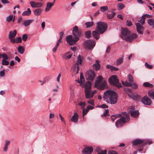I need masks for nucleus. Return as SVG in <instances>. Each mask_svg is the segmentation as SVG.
Masks as SVG:
<instances>
[{"mask_svg": "<svg viewBox=\"0 0 154 154\" xmlns=\"http://www.w3.org/2000/svg\"><path fill=\"white\" fill-rule=\"evenodd\" d=\"M103 98L107 103L113 104L117 102L118 95L112 91L107 90L104 92Z\"/></svg>", "mask_w": 154, "mask_h": 154, "instance_id": "1", "label": "nucleus"}, {"mask_svg": "<svg viewBox=\"0 0 154 154\" xmlns=\"http://www.w3.org/2000/svg\"><path fill=\"white\" fill-rule=\"evenodd\" d=\"M121 37L126 41L131 42L133 39L137 37V35L135 33L131 34L130 31L126 28L122 29L121 34Z\"/></svg>", "mask_w": 154, "mask_h": 154, "instance_id": "2", "label": "nucleus"}, {"mask_svg": "<svg viewBox=\"0 0 154 154\" xmlns=\"http://www.w3.org/2000/svg\"><path fill=\"white\" fill-rule=\"evenodd\" d=\"M119 115L121 118L118 120L116 122V125L117 128L122 126L123 124L127 122L130 119L129 117L126 112H123Z\"/></svg>", "mask_w": 154, "mask_h": 154, "instance_id": "3", "label": "nucleus"}, {"mask_svg": "<svg viewBox=\"0 0 154 154\" xmlns=\"http://www.w3.org/2000/svg\"><path fill=\"white\" fill-rule=\"evenodd\" d=\"M84 88L86 97L87 99H90L96 93V91L91 90V82L88 81L85 83Z\"/></svg>", "mask_w": 154, "mask_h": 154, "instance_id": "4", "label": "nucleus"}, {"mask_svg": "<svg viewBox=\"0 0 154 154\" xmlns=\"http://www.w3.org/2000/svg\"><path fill=\"white\" fill-rule=\"evenodd\" d=\"M106 84V81L103 79L102 76L100 75L97 78L95 81L94 86L96 88L99 90H102L104 88Z\"/></svg>", "mask_w": 154, "mask_h": 154, "instance_id": "5", "label": "nucleus"}, {"mask_svg": "<svg viewBox=\"0 0 154 154\" xmlns=\"http://www.w3.org/2000/svg\"><path fill=\"white\" fill-rule=\"evenodd\" d=\"M97 26L96 29L99 32L100 34H103L106 30L107 24L105 23L100 22L97 23Z\"/></svg>", "mask_w": 154, "mask_h": 154, "instance_id": "6", "label": "nucleus"}, {"mask_svg": "<svg viewBox=\"0 0 154 154\" xmlns=\"http://www.w3.org/2000/svg\"><path fill=\"white\" fill-rule=\"evenodd\" d=\"M109 82L111 84L118 88L121 87L122 86V85L119 83V80L116 75H112L109 79Z\"/></svg>", "mask_w": 154, "mask_h": 154, "instance_id": "7", "label": "nucleus"}, {"mask_svg": "<svg viewBox=\"0 0 154 154\" xmlns=\"http://www.w3.org/2000/svg\"><path fill=\"white\" fill-rule=\"evenodd\" d=\"M79 39L78 37H75L73 38L72 35H67L66 37V40L67 43L69 45H72L75 44Z\"/></svg>", "mask_w": 154, "mask_h": 154, "instance_id": "8", "label": "nucleus"}, {"mask_svg": "<svg viewBox=\"0 0 154 154\" xmlns=\"http://www.w3.org/2000/svg\"><path fill=\"white\" fill-rule=\"evenodd\" d=\"M95 45V42L94 40L89 39L86 41L84 43L85 47L89 50H91L94 48Z\"/></svg>", "mask_w": 154, "mask_h": 154, "instance_id": "9", "label": "nucleus"}, {"mask_svg": "<svg viewBox=\"0 0 154 154\" xmlns=\"http://www.w3.org/2000/svg\"><path fill=\"white\" fill-rule=\"evenodd\" d=\"M95 77V73L92 70L90 69L86 72V77L88 80L92 81Z\"/></svg>", "mask_w": 154, "mask_h": 154, "instance_id": "10", "label": "nucleus"}, {"mask_svg": "<svg viewBox=\"0 0 154 154\" xmlns=\"http://www.w3.org/2000/svg\"><path fill=\"white\" fill-rule=\"evenodd\" d=\"M141 101L143 104L146 105H150L152 103L151 100L147 96H145L142 97Z\"/></svg>", "mask_w": 154, "mask_h": 154, "instance_id": "11", "label": "nucleus"}, {"mask_svg": "<svg viewBox=\"0 0 154 154\" xmlns=\"http://www.w3.org/2000/svg\"><path fill=\"white\" fill-rule=\"evenodd\" d=\"M72 33L74 35L79 37L82 35L81 31L79 29L78 27L77 26H75L73 28Z\"/></svg>", "mask_w": 154, "mask_h": 154, "instance_id": "12", "label": "nucleus"}, {"mask_svg": "<svg viewBox=\"0 0 154 154\" xmlns=\"http://www.w3.org/2000/svg\"><path fill=\"white\" fill-rule=\"evenodd\" d=\"M93 151V148L92 147L86 146L82 151L83 153L85 154H90Z\"/></svg>", "mask_w": 154, "mask_h": 154, "instance_id": "13", "label": "nucleus"}, {"mask_svg": "<svg viewBox=\"0 0 154 154\" xmlns=\"http://www.w3.org/2000/svg\"><path fill=\"white\" fill-rule=\"evenodd\" d=\"M136 25L138 33L140 34H142L144 29L143 27L139 23H136Z\"/></svg>", "mask_w": 154, "mask_h": 154, "instance_id": "14", "label": "nucleus"}, {"mask_svg": "<svg viewBox=\"0 0 154 154\" xmlns=\"http://www.w3.org/2000/svg\"><path fill=\"white\" fill-rule=\"evenodd\" d=\"M128 81H129V82H128L126 81L125 82L122 81V84L124 86H126V85H128L129 84H130L131 82L132 83L134 82L133 77L130 74L128 75Z\"/></svg>", "mask_w": 154, "mask_h": 154, "instance_id": "15", "label": "nucleus"}, {"mask_svg": "<svg viewBox=\"0 0 154 154\" xmlns=\"http://www.w3.org/2000/svg\"><path fill=\"white\" fill-rule=\"evenodd\" d=\"M30 4L31 6L33 8H40L42 5V4L41 3H38L34 1L30 2Z\"/></svg>", "mask_w": 154, "mask_h": 154, "instance_id": "16", "label": "nucleus"}, {"mask_svg": "<svg viewBox=\"0 0 154 154\" xmlns=\"http://www.w3.org/2000/svg\"><path fill=\"white\" fill-rule=\"evenodd\" d=\"M132 143L134 145H136L140 144H141V148L143 147V140H142L140 139H137L134 140Z\"/></svg>", "mask_w": 154, "mask_h": 154, "instance_id": "17", "label": "nucleus"}, {"mask_svg": "<svg viewBox=\"0 0 154 154\" xmlns=\"http://www.w3.org/2000/svg\"><path fill=\"white\" fill-rule=\"evenodd\" d=\"M147 17L149 18L150 17V16L147 14H144L141 17L138 21L142 25H143L145 23V20Z\"/></svg>", "mask_w": 154, "mask_h": 154, "instance_id": "18", "label": "nucleus"}, {"mask_svg": "<svg viewBox=\"0 0 154 154\" xmlns=\"http://www.w3.org/2000/svg\"><path fill=\"white\" fill-rule=\"evenodd\" d=\"M79 116L77 112H75L72 116L71 118V121L74 123H77L78 122Z\"/></svg>", "mask_w": 154, "mask_h": 154, "instance_id": "19", "label": "nucleus"}, {"mask_svg": "<svg viewBox=\"0 0 154 154\" xmlns=\"http://www.w3.org/2000/svg\"><path fill=\"white\" fill-rule=\"evenodd\" d=\"M128 111L133 117L136 118L138 116L139 114V113L138 111L129 110Z\"/></svg>", "mask_w": 154, "mask_h": 154, "instance_id": "20", "label": "nucleus"}, {"mask_svg": "<svg viewBox=\"0 0 154 154\" xmlns=\"http://www.w3.org/2000/svg\"><path fill=\"white\" fill-rule=\"evenodd\" d=\"M17 34V31L16 30H14L13 32L10 31L9 32V38L11 42L12 41V40H13L14 38L16 35Z\"/></svg>", "mask_w": 154, "mask_h": 154, "instance_id": "21", "label": "nucleus"}, {"mask_svg": "<svg viewBox=\"0 0 154 154\" xmlns=\"http://www.w3.org/2000/svg\"><path fill=\"white\" fill-rule=\"evenodd\" d=\"M72 69L74 74L78 73L79 70L78 64V63H75L73 66Z\"/></svg>", "mask_w": 154, "mask_h": 154, "instance_id": "22", "label": "nucleus"}, {"mask_svg": "<svg viewBox=\"0 0 154 154\" xmlns=\"http://www.w3.org/2000/svg\"><path fill=\"white\" fill-rule=\"evenodd\" d=\"M92 34L95 38L96 40H98L100 37L99 34H101L99 33L98 31L95 29V31H94L92 32Z\"/></svg>", "mask_w": 154, "mask_h": 154, "instance_id": "23", "label": "nucleus"}, {"mask_svg": "<svg viewBox=\"0 0 154 154\" xmlns=\"http://www.w3.org/2000/svg\"><path fill=\"white\" fill-rule=\"evenodd\" d=\"M96 63L93 65L94 69L96 71L98 70L100 68V66L98 60H96Z\"/></svg>", "mask_w": 154, "mask_h": 154, "instance_id": "24", "label": "nucleus"}, {"mask_svg": "<svg viewBox=\"0 0 154 154\" xmlns=\"http://www.w3.org/2000/svg\"><path fill=\"white\" fill-rule=\"evenodd\" d=\"M42 11V9L41 8H39L36 9L34 11V14L36 16L40 15Z\"/></svg>", "mask_w": 154, "mask_h": 154, "instance_id": "25", "label": "nucleus"}, {"mask_svg": "<svg viewBox=\"0 0 154 154\" xmlns=\"http://www.w3.org/2000/svg\"><path fill=\"white\" fill-rule=\"evenodd\" d=\"M54 5V4L51 2H48L47 4L46 7L45 9V11L48 12L51 9V8Z\"/></svg>", "mask_w": 154, "mask_h": 154, "instance_id": "26", "label": "nucleus"}, {"mask_svg": "<svg viewBox=\"0 0 154 154\" xmlns=\"http://www.w3.org/2000/svg\"><path fill=\"white\" fill-rule=\"evenodd\" d=\"M33 21L32 19L26 20L24 21L23 24L26 27L29 25Z\"/></svg>", "mask_w": 154, "mask_h": 154, "instance_id": "27", "label": "nucleus"}, {"mask_svg": "<svg viewBox=\"0 0 154 154\" xmlns=\"http://www.w3.org/2000/svg\"><path fill=\"white\" fill-rule=\"evenodd\" d=\"M31 11L29 8H28L27 11H24L22 13L23 16H29L31 14Z\"/></svg>", "mask_w": 154, "mask_h": 154, "instance_id": "28", "label": "nucleus"}, {"mask_svg": "<svg viewBox=\"0 0 154 154\" xmlns=\"http://www.w3.org/2000/svg\"><path fill=\"white\" fill-rule=\"evenodd\" d=\"M22 42V39L21 37H18L16 38L15 39H14L13 40H12L11 42L14 43H20Z\"/></svg>", "mask_w": 154, "mask_h": 154, "instance_id": "29", "label": "nucleus"}, {"mask_svg": "<svg viewBox=\"0 0 154 154\" xmlns=\"http://www.w3.org/2000/svg\"><path fill=\"white\" fill-rule=\"evenodd\" d=\"M132 86V88L134 89H137L138 88L137 85L134 82L132 83L131 82L130 84L128 85H126V86Z\"/></svg>", "mask_w": 154, "mask_h": 154, "instance_id": "30", "label": "nucleus"}, {"mask_svg": "<svg viewBox=\"0 0 154 154\" xmlns=\"http://www.w3.org/2000/svg\"><path fill=\"white\" fill-rule=\"evenodd\" d=\"M83 60V57L82 56H81L80 55H79L78 57V61L77 63L81 65L82 63V62Z\"/></svg>", "mask_w": 154, "mask_h": 154, "instance_id": "31", "label": "nucleus"}, {"mask_svg": "<svg viewBox=\"0 0 154 154\" xmlns=\"http://www.w3.org/2000/svg\"><path fill=\"white\" fill-rule=\"evenodd\" d=\"M152 143V141L150 140H143V146L145 145L149 144L150 145Z\"/></svg>", "mask_w": 154, "mask_h": 154, "instance_id": "32", "label": "nucleus"}, {"mask_svg": "<svg viewBox=\"0 0 154 154\" xmlns=\"http://www.w3.org/2000/svg\"><path fill=\"white\" fill-rule=\"evenodd\" d=\"M18 51L20 54H23L24 52L25 49L22 46H20L18 48Z\"/></svg>", "mask_w": 154, "mask_h": 154, "instance_id": "33", "label": "nucleus"}, {"mask_svg": "<svg viewBox=\"0 0 154 154\" xmlns=\"http://www.w3.org/2000/svg\"><path fill=\"white\" fill-rule=\"evenodd\" d=\"M147 22L149 26H153L154 27V19H149L148 20Z\"/></svg>", "mask_w": 154, "mask_h": 154, "instance_id": "34", "label": "nucleus"}, {"mask_svg": "<svg viewBox=\"0 0 154 154\" xmlns=\"http://www.w3.org/2000/svg\"><path fill=\"white\" fill-rule=\"evenodd\" d=\"M148 94L152 99H154V91H148Z\"/></svg>", "mask_w": 154, "mask_h": 154, "instance_id": "35", "label": "nucleus"}, {"mask_svg": "<svg viewBox=\"0 0 154 154\" xmlns=\"http://www.w3.org/2000/svg\"><path fill=\"white\" fill-rule=\"evenodd\" d=\"M116 14V13L114 12H112L111 14H107V17L108 18L111 19Z\"/></svg>", "mask_w": 154, "mask_h": 154, "instance_id": "36", "label": "nucleus"}, {"mask_svg": "<svg viewBox=\"0 0 154 154\" xmlns=\"http://www.w3.org/2000/svg\"><path fill=\"white\" fill-rule=\"evenodd\" d=\"M143 85L144 86L146 87L152 88L153 87L152 84L149 83L148 82H144Z\"/></svg>", "mask_w": 154, "mask_h": 154, "instance_id": "37", "label": "nucleus"}, {"mask_svg": "<svg viewBox=\"0 0 154 154\" xmlns=\"http://www.w3.org/2000/svg\"><path fill=\"white\" fill-rule=\"evenodd\" d=\"M124 5L122 3H119L117 5V8L119 10L125 8Z\"/></svg>", "mask_w": 154, "mask_h": 154, "instance_id": "38", "label": "nucleus"}, {"mask_svg": "<svg viewBox=\"0 0 154 154\" xmlns=\"http://www.w3.org/2000/svg\"><path fill=\"white\" fill-rule=\"evenodd\" d=\"M85 79L83 77L82 75V73H80V80L79 82V83L82 84V83L84 82V81Z\"/></svg>", "mask_w": 154, "mask_h": 154, "instance_id": "39", "label": "nucleus"}, {"mask_svg": "<svg viewBox=\"0 0 154 154\" xmlns=\"http://www.w3.org/2000/svg\"><path fill=\"white\" fill-rule=\"evenodd\" d=\"M85 34L87 38H89L91 36V32L90 31H88L85 32Z\"/></svg>", "mask_w": 154, "mask_h": 154, "instance_id": "40", "label": "nucleus"}, {"mask_svg": "<svg viewBox=\"0 0 154 154\" xmlns=\"http://www.w3.org/2000/svg\"><path fill=\"white\" fill-rule=\"evenodd\" d=\"M85 25L86 26V27H89L93 25V23L92 22H87L85 23Z\"/></svg>", "mask_w": 154, "mask_h": 154, "instance_id": "41", "label": "nucleus"}, {"mask_svg": "<svg viewBox=\"0 0 154 154\" xmlns=\"http://www.w3.org/2000/svg\"><path fill=\"white\" fill-rule=\"evenodd\" d=\"M108 9V8L107 6L101 7L100 8V11L103 12L107 10Z\"/></svg>", "mask_w": 154, "mask_h": 154, "instance_id": "42", "label": "nucleus"}, {"mask_svg": "<svg viewBox=\"0 0 154 154\" xmlns=\"http://www.w3.org/2000/svg\"><path fill=\"white\" fill-rule=\"evenodd\" d=\"M7 60L3 59L2 60V64L4 65H8L9 64V62Z\"/></svg>", "mask_w": 154, "mask_h": 154, "instance_id": "43", "label": "nucleus"}, {"mask_svg": "<svg viewBox=\"0 0 154 154\" xmlns=\"http://www.w3.org/2000/svg\"><path fill=\"white\" fill-rule=\"evenodd\" d=\"M13 15H11L8 17L6 19V21L8 22H11L13 19Z\"/></svg>", "mask_w": 154, "mask_h": 154, "instance_id": "44", "label": "nucleus"}, {"mask_svg": "<svg viewBox=\"0 0 154 154\" xmlns=\"http://www.w3.org/2000/svg\"><path fill=\"white\" fill-rule=\"evenodd\" d=\"M82 111L83 116H84V115H86L87 114V113L88 112L89 109H88L87 108L86 109H83ZM83 118L84 119V116H83Z\"/></svg>", "mask_w": 154, "mask_h": 154, "instance_id": "45", "label": "nucleus"}, {"mask_svg": "<svg viewBox=\"0 0 154 154\" xmlns=\"http://www.w3.org/2000/svg\"><path fill=\"white\" fill-rule=\"evenodd\" d=\"M123 62V59L122 58H120L117 60V65H119L122 63Z\"/></svg>", "mask_w": 154, "mask_h": 154, "instance_id": "46", "label": "nucleus"}, {"mask_svg": "<svg viewBox=\"0 0 154 154\" xmlns=\"http://www.w3.org/2000/svg\"><path fill=\"white\" fill-rule=\"evenodd\" d=\"M79 104L82 108H84L86 105L85 103V102H81L79 103Z\"/></svg>", "mask_w": 154, "mask_h": 154, "instance_id": "47", "label": "nucleus"}, {"mask_svg": "<svg viewBox=\"0 0 154 154\" xmlns=\"http://www.w3.org/2000/svg\"><path fill=\"white\" fill-rule=\"evenodd\" d=\"M69 53H70L68 52H67L66 53V54L65 56V58H66V59H69L71 57H72V54H69V55H67L68 54H69Z\"/></svg>", "mask_w": 154, "mask_h": 154, "instance_id": "48", "label": "nucleus"}, {"mask_svg": "<svg viewBox=\"0 0 154 154\" xmlns=\"http://www.w3.org/2000/svg\"><path fill=\"white\" fill-rule=\"evenodd\" d=\"M88 103L91 104L92 105L94 106V100H93L91 99L88 101Z\"/></svg>", "mask_w": 154, "mask_h": 154, "instance_id": "49", "label": "nucleus"}, {"mask_svg": "<svg viewBox=\"0 0 154 154\" xmlns=\"http://www.w3.org/2000/svg\"><path fill=\"white\" fill-rule=\"evenodd\" d=\"M27 35L26 34H24L22 36L23 40L24 41L27 40Z\"/></svg>", "mask_w": 154, "mask_h": 154, "instance_id": "50", "label": "nucleus"}, {"mask_svg": "<svg viewBox=\"0 0 154 154\" xmlns=\"http://www.w3.org/2000/svg\"><path fill=\"white\" fill-rule=\"evenodd\" d=\"M2 57L3 59L8 60V57L6 54L4 53L3 54Z\"/></svg>", "mask_w": 154, "mask_h": 154, "instance_id": "51", "label": "nucleus"}, {"mask_svg": "<svg viewBox=\"0 0 154 154\" xmlns=\"http://www.w3.org/2000/svg\"><path fill=\"white\" fill-rule=\"evenodd\" d=\"M5 75V72H4V70H3L1 71L0 72V76L1 77H3Z\"/></svg>", "mask_w": 154, "mask_h": 154, "instance_id": "52", "label": "nucleus"}, {"mask_svg": "<svg viewBox=\"0 0 154 154\" xmlns=\"http://www.w3.org/2000/svg\"><path fill=\"white\" fill-rule=\"evenodd\" d=\"M146 66L148 69H152V65H149L148 63H146L145 64Z\"/></svg>", "mask_w": 154, "mask_h": 154, "instance_id": "53", "label": "nucleus"}, {"mask_svg": "<svg viewBox=\"0 0 154 154\" xmlns=\"http://www.w3.org/2000/svg\"><path fill=\"white\" fill-rule=\"evenodd\" d=\"M59 45L58 44H56V45L55 46L54 48L53 49V52H55L56 51Z\"/></svg>", "mask_w": 154, "mask_h": 154, "instance_id": "54", "label": "nucleus"}, {"mask_svg": "<svg viewBox=\"0 0 154 154\" xmlns=\"http://www.w3.org/2000/svg\"><path fill=\"white\" fill-rule=\"evenodd\" d=\"M99 107L102 108H107L108 106L107 105L105 104H103L102 105H101L99 106Z\"/></svg>", "mask_w": 154, "mask_h": 154, "instance_id": "55", "label": "nucleus"}, {"mask_svg": "<svg viewBox=\"0 0 154 154\" xmlns=\"http://www.w3.org/2000/svg\"><path fill=\"white\" fill-rule=\"evenodd\" d=\"M108 113H109L108 109H106L105 110V112L103 113V115L105 116H109Z\"/></svg>", "mask_w": 154, "mask_h": 154, "instance_id": "56", "label": "nucleus"}, {"mask_svg": "<svg viewBox=\"0 0 154 154\" xmlns=\"http://www.w3.org/2000/svg\"><path fill=\"white\" fill-rule=\"evenodd\" d=\"M126 23L127 25L129 26H130L132 25V23L131 21L127 20Z\"/></svg>", "mask_w": 154, "mask_h": 154, "instance_id": "57", "label": "nucleus"}, {"mask_svg": "<svg viewBox=\"0 0 154 154\" xmlns=\"http://www.w3.org/2000/svg\"><path fill=\"white\" fill-rule=\"evenodd\" d=\"M3 4H9V2L7 0H1Z\"/></svg>", "mask_w": 154, "mask_h": 154, "instance_id": "58", "label": "nucleus"}, {"mask_svg": "<svg viewBox=\"0 0 154 154\" xmlns=\"http://www.w3.org/2000/svg\"><path fill=\"white\" fill-rule=\"evenodd\" d=\"M107 153V151L106 150H105L104 151H102L98 153L97 154H106Z\"/></svg>", "mask_w": 154, "mask_h": 154, "instance_id": "59", "label": "nucleus"}, {"mask_svg": "<svg viewBox=\"0 0 154 154\" xmlns=\"http://www.w3.org/2000/svg\"><path fill=\"white\" fill-rule=\"evenodd\" d=\"M108 154H118L115 151L112 150L108 152Z\"/></svg>", "mask_w": 154, "mask_h": 154, "instance_id": "60", "label": "nucleus"}, {"mask_svg": "<svg viewBox=\"0 0 154 154\" xmlns=\"http://www.w3.org/2000/svg\"><path fill=\"white\" fill-rule=\"evenodd\" d=\"M61 76V74L60 73L58 75L57 77V81L58 82H60V78Z\"/></svg>", "mask_w": 154, "mask_h": 154, "instance_id": "61", "label": "nucleus"}, {"mask_svg": "<svg viewBox=\"0 0 154 154\" xmlns=\"http://www.w3.org/2000/svg\"><path fill=\"white\" fill-rule=\"evenodd\" d=\"M116 116L113 115L111 117V119L112 121L113 122H114L116 119Z\"/></svg>", "mask_w": 154, "mask_h": 154, "instance_id": "62", "label": "nucleus"}, {"mask_svg": "<svg viewBox=\"0 0 154 154\" xmlns=\"http://www.w3.org/2000/svg\"><path fill=\"white\" fill-rule=\"evenodd\" d=\"M110 46H108L106 50V53H108L109 52L110 50Z\"/></svg>", "mask_w": 154, "mask_h": 154, "instance_id": "63", "label": "nucleus"}, {"mask_svg": "<svg viewBox=\"0 0 154 154\" xmlns=\"http://www.w3.org/2000/svg\"><path fill=\"white\" fill-rule=\"evenodd\" d=\"M10 143V141L8 140H6L5 142V146H8L9 145V144Z\"/></svg>", "mask_w": 154, "mask_h": 154, "instance_id": "64", "label": "nucleus"}]
</instances>
